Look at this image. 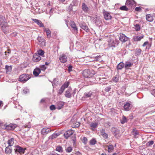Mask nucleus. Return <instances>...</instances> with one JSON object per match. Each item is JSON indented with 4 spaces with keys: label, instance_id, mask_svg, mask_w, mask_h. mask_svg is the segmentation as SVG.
<instances>
[{
    "label": "nucleus",
    "instance_id": "nucleus-9",
    "mask_svg": "<svg viewBox=\"0 0 155 155\" xmlns=\"http://www.w3.org/2000/svg\"><path fill=\"white\" fill-rule=\"evenodd\" d=\"M69 25L73 28V32L74 33H77L78 29L74 22L73 21H71L69 23Z\"/></svg>",
    "mask_w": 155,
    "mask_h": 155
},
{
    "label": "nucleus",
    "instance_id": "nucleus-54",
    "mask_svg": "<svg viewBox=\"0 0 155 155\" xmlns=\"http://www.w3.org/2000/svg\"><path fill=\"white\" fill-rule=\"evenodd\" d=\"M23 93L25 94H27L29 92V90L27 88H24L23 91Z\"/></svg>",
    "mask_w": 155,
    "mask_h": 155
},
{
    "label": "nucleus",
    "instance_id": "nucleus-12",
    "mask_svg": "<svg viewBox=\"0 0 155 155\" xmlns=\"http://www.w3.org/2000/svg\"><path fill=\"white\" fill-rule=\"evenodd\" d=\"M17 125L15 124H10L9 125H6L5 128L8 130H13L16 127Z\"/></svg>",
    "mask_w": 155,
    "mask_h": 155
},
{
    "label": "nucleus",
    "instance_id": "nucleus-36",
    "mask_svg": "<svg viewBox=\"0 0 155 155\" xmlns=\"http://www.w3.org/2000/svg\"><path fill=\"white\" fill-rule=\"evenodd\" d=\"M108 149L109 152H112L114 149L113 146L112 144L109 145L108 146Z\"/></svg>",
    "mask_w": 155,
    "mask_h": 155
},
{
    "label": "nucleus",
    "instance_id": "nucleus-64",
    "mask_svg": "<svg viewBox=\"0 0 155 155\" xmlns=\"http://www.w3.org/2000/svg\"><path fill=\"white\" fill-rule=\"evenodd\" d=\"M45 101V100L44 99H42L41 101H40V102L41 103H43V102H44Z\"/></svg>",
    "mask_w": 155,
    "mask_h": 155
},
{
    "label": "nucleus",
    "instance_id": "nucleus-24",
    "mask_svg": "<svg viewBox=\"0 0 155 155\" xmlns=\"http://www.w3.org/2000/svg\"><path fill=\"white\" fill-rule=\"evenodd\" d=\"M82 8L83 10L85 12L87 13L89 10V8L87 5L84 3H83L82 5Z\"/></svg>",
    "mask_w": 155,
    "mask_h": 155
},
{
    "label": "nucleus",
    "instance_id": "nucleus-30",
    "mask_svg": "<svg viewBox=\"0 0 155 155\" xmlns=\"http://www.w3.org/2000/svg\"><path fill=\"white\" fill-rule=\"evenodd\" d=\"M14 138H12L9 139L8 141V147H11L13 145L14 143Z\"/></svg>",
    "mask_w": 155,
    "mask_h": 155
},
{
    "label": "nucleus",
    "instance_id": "nucleus-56",
    "mask_svg": "<svg viewBox=\"0 0 155 155\" xmlns=\"http://www.w3.org/2000/svg\"><path fill=\"white\" fill-rule=\"evenodd\" d=\"M146 45H147L149 46H150L149 44V42L148 41H147L145 42L143 45L142 46L143 47H145Z\"/></svg>",
    "mask_w": 155,
    "mask_h": 155
},
{
    "label": "nucleus",
    "instance_id": "nucleus-7",
    "mask_svg": "<svg viewBox=\"0 0 155 155\" xmlns=\"http://www.w3.org/2000/svg\"><path fill=\"white\" fill-rule=\"evenodd\" d=\"M83 74L84 76L86 78H89L93 75L89 69H85L83 71Z\"/></svg>",
    "mask_w": 155,
    "mask_h": 155
},
{
    "label": "nucleus",
    "instance_id": "nucleus-27",
    "mask_svg": "<svg viewBox=\"0 0 155 155\" xmlns=\"http://www.w3.org/2000/svg\"><path fill=\"white\" fill-rule=\"evenodd\" d=\"M132 134L134 135V137L135 138H137L138 137L139 132L138 130L135 129H133L132 131Z\"/></svg>",
    "mask_w": 155,
    "mask_h": 155
},
{
    "label": "nucleus",
    "instance_id": "nucleus-60",
    "mask_svg": "<svg viewBox=\"0 0 155 155\" xmlns=\"http://www.w3.org/2000/svg\"><path fill=\"white\" fill-rule=\"evenodd\" d=\"M53 8H51L49 12V14L50 15H52V13H53Z\"/></svg>",
    "mask_w": 155,
    "mask_h": 155
},
{
    "label": "nucleus",
    "instance_id": "nucleus-49",
    "mask_svg": "<svg viewBox=\"0 0 155 155\" xmlns=\"http://www.w3.org/2000/svg\"><path fill=\"white\" fill-rule=\"evenodd\" d=\"M40 69H41V70L42 71H44L46 69V67H45V65L43 64L42 65H41L40 66Z\"/></svg>",
    "mask_w": 155,
    "mask_h": 155
},
{
    "label": "nucleus",
    "instance_id": "nucleus-17",
    "mask_svg": "<svg viewBox=\"0 0 155 155\" xmlns=\"http://www.w3.org/2000/svg\"><path fill=\"white\" fill-rule=\"evenodd\" d=\"M133 64V63L129 61H126L125 64H124V68L126 69H129Z\"/></svg>",
    "mask_w": 155,
    "mask_h": 155
},
{
    "label": "nucleus",
    "instance_id": "nucleus-14",
    "mask_svg": "<svg viewBox=\"0 0 155 155\" xmlns=\"http://www.w3.org/2000/svg\"><path fill=\"white\" fill-rule=\"evenodd\" d=\"M119 40L122 42H124L128 40V38L125 35L122 34L120 35Z\"/></svg>",
    "mask_w": 155,
    "mask_h": 155
},
{
    "label": "nucleus",
    "instance_id": "nucleus-18",
    "mask_svg": "<svg viewBox=\"0 0 155 155\" xmlns=\"http://www.w3.org/2000/svg\"><path fill=\"white\" fill-rule=\"evenodd\" d=\"M7 23L5 21V19L4 17L0 15V26H3Z\"/></svg>",
    "mask_w": 155,
    "mask_h": 155
},
{
    "label": "nucleus",
    "instance_id": "nucleus-4",
    "mask_svg": "<svg viewBox=\"0 0 155 155\" xmlns=\"http://www.w3.org/2000/svg\"><path fill=\"white\" fill-rule=\"evenodd\" d=\"M1 29L3 32L5 34H7L10 32V30L9 28V26L8 25L7 23L6 24H4L3 26H0Z\"/></svg>",
    "mask_w": 155,
    "mask_h": 155
},
{
    "label": "nucleus",
    "instance_id": "nucleus-62",
    "mask_svg": "<svg viewBox=\"0 0 155 155\" xmlns=\"http://www.w3.org/2000/svg\"><path fill=\"white\" fill-rule=\"evenodd\" d=\"M8 51H10V50H8ZM10 51H5V55H6V56H7V55H7V53L8 54H10Z\"/></svg>",
    "mask_w": 155,
    "mask_h": 155
},
{
    "label": "nucleus",
    "instance_id": "nucleus-19",
    "mask_svg": "<svg viewBox=\"0 0 155 155\" xmlns=\"http://www.w3.org/2000/svg\"><path fill=\"white\" fill-rule=\"evenodd\" d=\"M51 131L47 128H44L41 130V132L43 135H46Z\"/></svg>",
    "mask_w": 155,
    "mask_h": 155
},
{
    "label": "nucleus",
    "instance_id": "nucleus-38",
    "mask_svg": "<svg viewBox=\"0 0 155 155\" xmlns=\"http://www.w3.org/2000/svg\"><path fill=\"white\" fill-rule=\"evenodd\" d=\"M144 37L143 35L141 36H137L134 38V40L136 41H140Z\"/></svg>",
    "mask_w": 155,
    "mask_h": 155
},
{
    "label": "nucleus",
    "instance_id": "nucleus-40",
    "mask_svg": "<svg viewBox=\"0 0 155 155\" xmlns=\"http://www.w3.org/2000/svg\"><path fill=\"white\" fill-rule=\"evenodd\" d=\"M127 119L124 116H123L122 119L120 120L121 123L124 124L127 122Z\"/></svg>",
    "mask_w": 155,
    "mask_h": 155
},
{
    "label": "nucleus",
    "instance_id": "nucleus-48",
    "mask_svg": "<svg viewBox=\"0 0 155 155\" xmlns=\"http://www.w3.org/2000/svg\"><path fill=\"white\" fill-rule=\"evenodd\" d=\"M38 54L39 55H41L42 57H43V55L44 54V51L42 50H39L38 51Z\"/></svg>",
    "mask_w": 155,
    "mask_h": 155
},
{
    "label": "nucleus",
    "instance_id": "nucleus-8",
    "mask_svg": "<svg viewBox=\"0 0 155 155\" xmlns=\"http://www.w3.org/2000/svg\"><path fill=\"white\" fill-rule=\"evenodd\" d=\"M59 60L62 63H66L67 61V55L63 54L60 55Z\"/></svg>",
    "mask_w": 155,
    "mask_h": 155
},
{
    "label": "nucleus",
    "instance_id": "nucleus-45",
    "mask_svg": "<svg viewBox=\"0 0 155 155\" xmlns=\"http://www.w3.org/2000/svg\"><path fill=\"white\" fill-rule=\"evenodd\" d=\"M69 84V82H66L62 86L65 89L68 87Z\"/></svg>",
    "mask_w": 155,
    "mask_h": 155
},
{
    "label": "nucleus",
    "instance_id": "nucleus-11",
    "mask_svg": "<svg viewBox=\"0 0 155 155\" xmlns=\"http://www.w3.org/2000/svg\"><path fill=\"white\" fill-rule=\"evenodd\" d=\"M37 40L39 42V44L41 46L43 47L46 45V42L43 38L38 37L37 38Z\"/></svg>",
    "mask_w": 155,
    "mask_h": 155
},
{
    "label": "nucleus",
    "instance_id": "nucleus-55",
    "mask_svg": "<svg viewBox=\"0 0 155 155\" xmlns=\"http://www.w3.org/2000/svg\"><path fill=\"white\" fill-rule=\"evenodd\" d=\"M50 109L51 110H55L56 107L54 105H52L50 107Z\"/></svg>",
    "mask_w": 155,
    "mask_h": 155
},
{
    "label": "nucleus",
    "instance_id": "nucleus-63",
    "mask_svg": "<svg viewBox=\"0 0 155 155\" xmlns=\"http://www.w3.org/2000/svg\"><path fill=\"white\" fill-rule=\"evenodd\" d=\"M52 84L53 87H54L56 85L55 83V79H54L53 82H52Z\"/></svg>",
    "mask_w": 155,
    "mask_h": 155
},
{
    "label": "nucleus",
    "instance_id": "nucleus-26",
    "mask_svg": "<svg viewBox=\"0 0 155 155\" xmlns=\"http://www.w3.org/2000/svg\"><path fill=\"white\" fill-rule=\"evenodd\" d=\"M100 132L101 135L105 139H107L108 138V134L105 132V130L102 129L100 130Z\"/></svg>",
    "mask_w": 155,
    "mask_h": 155
},
{
    "label": "nucleus",
    "instance_id": "nucleus-34",
    "mask_svg": "<svg viewBox=\"0 0 155 155\" xmlns=\"http://www.w3.org/2000/svg\"><path fill=\"white\" fill-rule=\"evenodd\" d=\"M5 69L6 71V72L7 73L8 72H10L11 71L12 67L11 66L6 65L5 66Z\"/></svg>",
    "mask_w": 155,
    "mask_h": 155
},
{
    "label": "nucleus",
    "instance_id": "nucleus-6",
    "mask_svg": "<svg viewBox=\"0 0 155 155\" xmlns=\"http://www.w3.org/2000/svg\"><path fill=\"white\" fill-rule=\"evenodd\" d=\"M103 14L104 18L106 20H110L112 18V16L109 12L106 11L105 10H103Z\"/></svg>",
    "mask_w": 155,
    "mask_h": 155
},
{
    "label": "nucleus",
    "instance_id": "nucleus-23",
    "mask_svg": "<svg viewBox=\"0 0 155 155\" xmlns=\"http://www.w3.org/2000/svg\"><path fill=\"white\" fill-rule=\"evenodd\" d=\"M41 58L39 55L34 54L33 55V60L35 62H38L41 60Z\"/></svg>",
    "mask_w": 155,
    "mask_h": 155
},
{
    "label": "nucleus",
    "instance_id": "nucleus-2",
    "mask_svg": "<svg viewBox=\"0 0 155 155\" xmlns=\"http://www.w3.org/2000/svg\"><path fill=\"white\" fill-rule=\"evenodd\" d=\"M126 5L129 9H131L135 7V2L133 0H127L126 2Z\"/></svg>",
    "mask_w": 155,
    "mask_h": 155
},
{
    "label": "nucleus",
    "instance_id": "nucleus-5",
    "mask_svg": "<svg viewBox=\"0 0 155 155\" xmlns=\"http://www.w3.org/2000/svg\"><path fill=\"white\" fill-rule=\"evenodd\" d=\"M111 130L116 137L118 138L120 137L121 134L120 133L119 130L116 128L113 127L111 129Z\"/></svg>",
    "mask_w": 155,
    "mask_h": 155
},
{
    "label": "nucleus",
    "instance_id": "nucleus-21",
    "mask_svg": "<svg viewBox=\"0 0 155 155\" xmlns=\"http://www.w3.org/2000/svg\"><path fill=\"white\" fill-rule=\"evenodd\" d=\"M64 105V103L63 102L60 101L57 103L56 108L60 110L62 108Z\"/></svg>",
    "mask_w": 155,
    "mask_h": 155
},
{
    "label": "nucleus",
    "instance_id": "nucleus-22",
    "mask_svg": "<svg viewBox=\"0 0 155 155\" xmlns=\"http://www.w3.org/2000/svg\"><path fill=\"white\" fill-rule=\"evenodd\" d=\"M41 69L39 68H36L34 70L33 73L35 76H38L41 73Z\"/></svg>",
    "mask_w": 155,
    "mask_h": 155
},
{
    "label": "nucleus",
    "instance_id": "nucleus-20",
    "mask_svg": "<svg viewBox=\"0 0 155 155\" xmlns=\"http://www.w3.org/2000/svg\"><path fill=\"white\" fill-rule=\"evenodd\" d=\"M80 26L81 28L85 30L86 32H88V28L85 23L81 24H80Z\"/></svg>",
    "mask_w": 155,
    "mask_h": 155
},
{
    "label": "nucleus",
    "instance_id": "nucleus-52",
    "mask_svg": "<svg viewBox=\"0 0 155 155\" xmlns=\"http://www.w3.org/2000/svg\"><path fill=\"white\" fill-rule=\"evenodd\" d=\"M111 89V86H109L105 88V91L106 92H108L110 91Z\"/></svg>",
    "mask_w": 155,
    "mask_h": 155
},
{
    "label": "nucleus",
    "instance_id": "nucleus-33",
    "mask_svg": "<svg viewBox=\"0 0 155 155\" xmlns=\"http://www.w3.org/2000/svg\"><path fill=\"white\" fill-rule=\"evenodd\" d=\"M8 146L5 149V152L6 153L10 154L12 152V149L10 148Z\"/></svg>",
    "mask_w": 155,
    "mask_h": 155
},
{
    "label": "nucleus",
    "instance_id": "nucleus-32",
    "mask_svg": "<svg viewBox=\"0 0 155 155\" xmlns=\"http://www.w3.org/2000/svg\"><path fill=\"white\" fill-rule=\"evenodd\" d=\"M92 94V93L91 92H85L84 94V97L86 98H88L91 97Z\"/></svg>",
    "mask_w": 155,
    "mask_h": 155
},
{
    "label": "nucleus",
    "instance_id": "nucleus-58",
    "mask_svg": "<svg viewBox=\"0 0 155 155\" xmlns=\"http://www.w3.org/2000/svg\"><path fill=\"white\" fill-rule=\"evenodd\" d=\"M135 10L136 11L140 12L141 10V8L140 7H137L135 8Z\"/></svg>",
    "mask_w": 155,
    "mask_h": 155
},
{
    "label": "nucleus",
    "instance_id": "nucleus-43",
    "mask_svg": "<svg viewBox=\"0 0 155 155\" xmlns=\"http://www.w3.org/2000/svg\"><path fill=\"white\" fill-rule=\"evenodd\" d=\"M94 60L96 61H101V56L100 55L97 56L95 57H94Z\"/></svg>",
    "mask_w": 155,
    "mask_h": 155
},
{
    "label": "nucleus",
    "instance_id": "nucleus-46",
    "mask_svg": "<svg viewBox=\"0 0 155 155\" xmlns=\"http://www.w3.org/2000/svg\"><path fill=\"white\" fill-rule=\"evenodd\" d=\"M135 29L136 31H139L140 29V27L138 24H136L134 25Z\"/></svg>",
    "mask_w": 155,
    "mask_h": 155
},
{
    "label": "nucleus",
    "instance_id": "nucleus-42",
    "mask_svg": "<svg viewBox=\"0 0 155 155\" xmlns=\"http://www.w3.org/2000/svg\"><path fill=\"white\" fill-rule=\"evenodd\" d=\"M56 150L60 152H62L63 151V148L61 146H58L57 147Z\"/></svg>",
    "mask_w": 155,
    "mask_h": 155
},
{
    "label": "nucleus",
    "instance_id": "nucleus-53",
    "mask_svg": "<svg viewBox=\"0 0 155 155\" xmlns=\"http://www.w3.org/2000/svg\"><path fill=\"white\" fill-rule=\"evenodd\" d=\"M83 143L85 144H86L87 142V139L85 137H84L83 139Z\"/></svg>",
    "mask_w": 155,
    "mask_h": 155
},
{
    "label": "nucleus",
    "instance_id": "nucleus-1",
    "mask_svg": "<svg viewBox=\"0 0 155 155\" xmlns=\"http://www.w3.org/2000/svg\"><path fill=\"white\" fill-rule=\"evenodd\" d=\"M31 78L29 75L24 74L21 75L19 77V81L21 82H26Z\"/></svg>",
    "mask_w": 155,
    "mask_h": 155
},
{
    "label": "nucleus",
    "instance_id": "nucleus-50",
    "mask_svg": "<svg viewBox=\"0 0 155 155\" xmlns=\"http://www.w3.org/2000/svg\"><path fill=\"white\" fill-rule=\"evenodd\" d=\"M154 143V142L153 140L148 142L146 144L147 146H150L152 145Z\"/></svg>",
    "mask_w": 155,
    "mask_h": 155
},
{
    "label": "nucleus",
    "instance_id": "nucleus-10",
    "mask_svg": "<svg viewBox=\"0 0 155 155\" xmlns=\"http://www.w3.org/2000/svg\"><path fill=\"white\" fill-rule=\"evenodd\" d=\"M74 131L71 130H69L66 131L64 134V136L66 139L72 135L74 133Z\"/></svg>",
    "mask_w": 155,
    "mask_h": 155
},
{
    "label": "nucleus",
    "instance_id": "nucleus-35",
    "mask_svg": "<svg viewBox=\"0 0 155 155\" xmlns=\"http://www.w3.org/2000/svg\"><path fill=\"white\" fill-rule=\"evenodd\" d=\"M58 135L59 134H58L54 133L51 135L49 137V139H53L57 137Z\"/></svg>",
    "mask_w": 155,
    "mask_h": 155
},
{
    "label": "nucleus",
    "instance_id": "nucleus-37",
    "mask_svg": "<svg viewBox=\"0 0 155 155\" xmlns=\"http://www.w3.org/2000/svg\"><path fill=\"white\" fill-rule=\"evenodd\" d=\"M97 143V141L94 138H92L91 140L89 142L90 144L91 145H95Z\"/></svg>",
    "mask_w": 155,
    "mask_h": 155
},
{
    "label": "nucleus",
    "instance_id": "nucleus-59",
    "mask_svg": "<svg viewBox=\"0 0 155 155\" xmlns=\"http://www.w3.org/2000/svg\"><path fill=\"white\" fill-rule=\"evenodd\" d=\"M80 125V123L79 122H77L74 125L75 127H79Z\"/></svg>",
    "mask_w": 155,
    "mask_h": 155
},
{
    "label": "nucleus",
    "instance_id": "nucleus-16",
    "mask_svg": "<svg viewBox=\"0 0 155 155\" xmlns=\"http://www.w3.org/2000/svg\"><path fill=\"white\" fill-rule=\"evenodd\" d=\"M32 20L38 25L40 27H44V26L41 21L36 19H32Z\"/></svg>",
    "mask_w": 155,
    "mask_h": 155
},
{
    "label": "nucleus",
    "instance_id": "nucleus-57",
    "mask_svg": "<svg viewBox=\"0 0 155 155\" xmlns=\"http://www.w3.org/2000/svg\"><path fill=\"white\" fill-rule=\"evenodd\" d=\"M72 66L71 65H69L68 67V70L69 72L72 71Z\"/></svg>",
    "mask_w": 155,
    "mask_h": 155
},
{
    "label": "nucleus",
    "instance_id": "nucleus-61",
    "mask_svg": "<svg viewBox=\"0 0 155 155\" xmlns=\"http://www.w3.org/2000/svg\"><path fill=\"white\" fill-rule=\"evenodd\" d=\"M151 94L155 96V89L153 90L151 92Z\"/></svg>",
    "mask_w": 155,
    "mask_h": 155
},
{
    "label": "nucleus",
    "instance_id": "nucleus-44",
    "mask_svg": "<svg viewBox=\"0 0 155 155\" xmlns=\"http://www.w3.org/2000/svg\"><path fill=\"white\" fill-rule=\"evenodd\" d=\"M64 89H65L61 86L60 89L59 90L58 93L60 95L62 94Z\"/></svg>",
    "mask_w": 155,
    "mask_h": 155
},
{
    "label": "nucleus",
    "instance_id": "nucleus-31",
    "mask_svg": "<svg viewBox=\"0 0 155 155\" xmlns=\"http://www.w3.org/2000/svg\"><path fill=\"white\" fill-rule=\"evenodd\" d=\"M44 31H46V34L48 38H50L51 37V34L50 30L48 28H44Z\"/></svg>",
    "mask_w": 155,
    "mask_h": 155
},
{
    "label": "nucleus",
    "instance_id": "nucleus-29",
    "mask_svg": "<svg viewBox=\"0 0 155 155\" xmlns=\"http://www.w3.org/2000/svg\"><path fill=\"white\" fill-rule=\"evenodd\" d=\"M98 124L97 123H91L90 124V126L92 128V130H94L95 129L97 128Z\"/></svg>",
    "mask_w": 155,
    "mask_h": 155
},
{
    "label": "nucleus",
    "instance_id": "nucleus-25",
    "mask_svg": "<svg viewBox=\"0 0 155 155\" xmlns=\"http://www.w3.org/2000/svg\"><path fill=\"white\" fill-rule=\"evenodd\" d=\"M154 18V17L150 14H147L146 15V19L148 21H152Z\"/></svg>",
    "mask_w": 155,
    "mask_h": 155
},
{
    "label": "nucleus",
    "instance_id": "nucleus-13",
    "mask_svg": "<svg viewBox=\"0 0 155 155\" xmlns=\"http://www.w3.org/2000/svg\"><path fill=\"white\" fill-rule=\"evenodd\" d=\"M72 89L71 88L69 87L68 89L66 91L65 94V96L68 98H70L71 97L72 94L71 91Z\"/></svg>",
    "mask_w": 155,
    "mask_h": 155
},
{
    "label": "nucleus",
    "instance_id": "nucleus-47",
    "mask_svg": "<svg viewBox=\"0 0 155 155\" xmlns=\"http://www.w3.org/2000/svg\"><path fill=\"white\" fill-rule=\"evenodd\" d=\"M141 50L140 49H137L135 54L136 55H139L141 53Z\"/></svg>",
    "mask_w": 155,
    "mask_h": 155
},
{
    "label": "nucleus",
    "instance_id": "nucleus-41",
    "mask_svg": "<svg viewBox=\"0 0 155 155\" xmlns=\"http://www.w3.org/2000/svg\"><path fill=\"white\" fill-rule=\"evenodd\" d=\"M120 9L121 10L123 11H128L129 9V8L127 6H123L120 7Z\"/></svg>",
    "mask_w": 155,
    "mask_h": 155
},
{
    "label": "nucleus",
    "instance_id": "nucleus-28",
    "mask_svg": "<svg viewBox=\"0 0 155 155\" xmlns=\"http://www.w3.org/2000/svg\"><path fill=\"white\" fill-rule=\"evenodd\" d=\"M124 67V64L123 62H120L119 63L117 67V70H121Z\"/></svg>",
    "mask_w": 155,
    "mask_h": 155
},
{
    "label": "nucleus",
    "instance_id": "nucleus-39",
    "mask_svg": "<svg viewBox=\"0 0 155 155\" xmlns=\"http://www.w3.org/2000/svg\"><path fill=\"white\" fill-rule=\"evenodd\" d=\"M112 80L113 81L117 82L119 81V77L118 75H116L114 77L112 78Z\"/></svg>",
    "mask_w": 155,
    "mask_h": 155
},
{
    "label": "nucleus",
    "instance_id": "nucleus-15",
    "mask_svg": "<svg viewBox=\"0 0 155 155\" xmlns=\"http://www.w3.org/2000/svg\"><path fill=\"white\" fill-rule=\"evenodd\" d=\"M130 103V102H127L124 104V108L125 110L128 111L131 109V104Z\"/></svg>",
    "mask_w": 155,
    "mask_h": 155
},
{
    "label": "nucleus",
    "instance_id": "nucleus-3",
    "mask_svg": "<svg viewBox=\"0 0 155 155\" xmlns=\"http://www.w3.org/2000/svg\"><path fill=\"white\" fill-rule=\"evenodd\" d=\"M25 149L23 148L18 145L15 146V149L14 150L15 153L18 154V153L21 154L24 153Z\"/></svg>",
    "mask_w": 155,
    "mask_h": 155
},
{
    "label": "nucleus",
    "instance_id": "nucleus-51",
    "mask_svg": "<svg viewBox=\"0 0 155 155\" xmlns=\"http://www.w3.org/2000/svg\"><path fill=\"white\" fill-rule=\"evenodd\" d=\"M72 150V147H68L66 149V151L67 153H70L71 152Z\"/></svg>",
    "mask_w": 155,
    "mask_h": 155
}]
</instances>
